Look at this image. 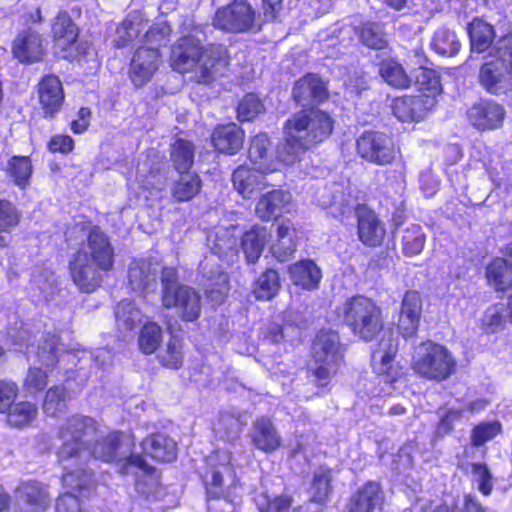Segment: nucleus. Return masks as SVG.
Instances as JSON below:
<instances>
[{
    "mask_svg": "<svg viewBox=\"0 0 512 512\" xmlns=\"http://www.w3.org/2000/svg\"><path fill=\"white\" fill-rule=\"evenodd\" d=\"M326 193V189L321 192L318 197V203L324 209H328L329 214L335 218L343 219L349 216L357 205L356 201L350 195L347 198L345 197V194L341 191V187L338 184H334L332 187L331 199H325Z\"/></svg>",
    "mask_w": 512,
    "mask_h": 512,
    "instance_id": "33",
    "label": "nucleus"
},
{
    "mask_svg": "<svg viewBox=\"0 0 512 512\" xmlns=\"http://www.w3.org/2000/svg\"><path fill=\"white\" fill-rule=\"evenodd\" d=\"M199 33L196 29L173 45L170 63L174 70L180 73L195 72L198 82L208 83L227 66V50L220 44L203 49L197 36Z\"/></svg>",
    "mask_w": 512,
    "mask_h": 512,
    "instance_id": "4",
    "label": "nucleus"
},
{
    "mask_svg": "<svg viewBox=\"0 0 512 512\" xmlns=\"http://www.w3.org/2000/svg\"><path fill=\"white\" fill-rule=\"evenodd\" d=\"M244 132L236 124L217 126L212 133V144L221 153L236 154L242 147Z\"/></svg>",
    "mask_w": 512,
    "mask_h": 512,
    "instance_id": "27",
    "label": "nucleus"
},
{
    "mask_svg": "<svg viewBox=\"0 0 512 512\" xmlns=\"http://www.w3.org/2000/svg\"><path fill=\"white\" fill-rule=\"evenodd\" d=\"M332 130L333 121L324 111L297 113L285 123V143L277 150V160L269 153L271 142L265 133L252 138L248 156L259 171L274 172L278 170L280 162L286 165L295 163L302 153L327 139Z\"/></svg>",
    "mask_w": 512,
    "mask_h": 512,
    "instance_id": "2",
    "label": "nucleus"
},
{
    "mask_svg": "<svg viewBox=\"0 0 512 512\" xmlns=\"http://www.w3.org/2000/svg\"><path fill=\"white\" fill-rule=\"evenodd\" d=\"M158 266L146 260H134L129 265L128 280L131 289L136 293L147 292L154 289Z\"/></svg>",
    "mask_w": 512,
    "mask_h": 512,
    "instance_id": "23",
    "label": "nucleus"
},
{
    "mask_svg": "<svg viewBox=\"0 0 512 512\" xmlns=\"http://www.w3.org/2000/svg\"><path fill=\"white\" fill-rule=\"evenodd\" d=\"M162 302L167 308L175 307L186 321H194L200 315V295L190 287L181 286L174 293L167 290Z\"/></svg>",
    "mask_w": 512,
    "mask_h": 512,
    "instance_id": "15",
    "label": "nucleus"
},
{
    "mask_svg": "<svg viewBox=\"0 0 512 512\" xmlns=\"http://www.w3.org/2000/svg\"><path fill=\"white\" fill-rule=\"evenodd\" d=\"M213 25L226 32L250 31L256 27L255 11L246 1H235L216 11Z\"/></svg>",
    "mask_w": 512,
    "mask_h": 512,
    "instance_id": "12",
    "label": "nucleus"
},
{
    "mask_svg": "<svg viewBox=\"0 0 512 512\" xmlns=\"http://www.w3.org/2000/svg\"><path fill=\"white\" fill-rule=\"evenodd\" d=\"M379 74L387 84L395 88H407L411 82L402 65L393 59L380 63Z\"/></svg>",
    "mask_w": 512,
    "mask_h": 512,
    "instance_id": "41",
    "label": "nucleus"
},
{
    "mask_svg": "<svg viewBox=\"0 0 512 512\" xmlns=\"http://www.w3.org/2000/svg\"><path fill=\"white\" fill-rule=\"evenodd\" d=\"M332 470L325 466L318 467L312 476L308 493L310 495L311 504L325 503L332 493Z\"/></svg>",
    "mask_w": 512,
    "mask_h": 512,
    "instance_id": "37",
    "label": "nucleus"
},
{
    "mask_svg": "<svg viewBox=\"0 0 512 512\" xmlns=\"http://www.w3.org/2000/svg\"><path fill=\"white\" fill-rule=\"evenodd\" d=\"M357 217L359 240L369 247L380 245L385 236V229L376 214L369 209L361 207L357 210Z\"/></svg>",
    "mask_w": 512,
    "mask_h": 512,
    "instance_id": "22",
    "label": "nucleus"
},
{
    "mask_svg": "<svg viewBox=\"0 0 512 512\" xmlns=\"http://www.w3.org/2000/svg\"><path fill=\"white\" fill-rule=\"evenodd\" d=\"M255 503L260 512H289L292 500L287 495L271 498L267 494H260L255 497Z\"/></svg>",
    "mask_w": 512,
    "mask_h": 512,
    "instance_id": "59",
    "label": "nucleus"
},
{
    "mask_svg": "<svg viewBox=\"0 0 512 512\" xmlns=\"http://www.w3.org/2000/svg\"><path fill=\"white\" fill-rule=\"evenodd\" d=\"M241 233L238 226H219L207 236V245L220 259L233 261L238 253V237Z\"/></svg>",
    "mask_w": 512,
    "mask_h": 512,
    "instance_id": "16",
    "label": "nucleus"
},
{
    "mask_svg": "<svg viewBox=\"0 0 512 512\" xmlns=\"http://www.w3.org/2000/svg\"><path fill=\"white\" fill-rule=\"evenodd\" d=\"M356 147L361 158L381 166L391 164L398 153L393 139L376 131L364 132L357 139Z\"/></svg>",
    "mask_w": 512,
    "mask_h": 512,
    "instance_id": "11",
    "label": "nucleus"
},
{
    "mask_svg": "<svg viewBox=\"0 0 512 512\" xmlns=\"http://www.w3.org/2000/svg\"><path fill=\"white\" fill-rule=\"evenodd\" d=\"M291 195L283 190H271L263 193L255 207L256 215L262 220H270L282 213L290 203Z\"/></svg>",
    "mask_w": 512,
    "mask_h": 512,
    "instance_id": "29",
    "label": "nucleus"
},
{
    "mask_svg": "<svg viewBox=\"0 0 512 512\" xmlns=\"http://www.w3.org/2000/svg\"><path fill=\"white\" fill-rule=\"evenodd\" d=\"M500 432L501 424L498 421L480 423L472 430L471 442L474 446H481Z\"/></svg>",
    "mask_w": 512,
    "mask_h": 512,
    "instance_id": "60",
    "label": "nucleus"
},
{
    "mask_svg": "<svg viewBox=\"0 0 512 512\" xmlns=\"http://www.w3.org/2000/svg\"><path fill=\"white\" fill-rule=\"evenodd\" d=\"M415 83L421 93L433 94L437 97L441 92L439 75L433 69L419 67L415 70Z\"/></svg>",
    "mask_w": 512,
    "mask_h": 512,
    "instance_id": "52",
    "label": "nucleus"
},
{
    "mask_svg": "<svg viewBox=\"0 0 512 512\" xmlns=\"http://www.w3.org/2000/svg\"><path fill=\"white\" fill-rule=\"evenodd\" d=\"M295 230L289 220L277 224L276 240L271 245L272 255L280 262L287 261L295 252Z\"/></svg>",
    "mask_w": 512,
    "mask_h": 512,
    "instance_id": "34",
    "label": "nucleus"
},
{
    "mask_svg": "<svg viewBox=\"0 0 512 512\" xmlns=\"http://www.w3.org/2000/svg\"><path fill=\"white\" fill-rule=\"evenodd\" d=\"M431 45L438 54L443 56H454L461 48L455 32L444 27L435 32Z\"/></svg>",
    "mask_w": 512,
    "mask_h": 512,
    "instance_id": "43",
    "label": "nucleus"
},
{
    "mask_svg": "<svg viewBox=\"0 0 512 512\" xmlns=\"http://www.w3.org/2000/svg\"><path fill=\"white\" fill-rule=\"evenodd\" d=\"M171 157L176 169L183 173L187 171L194 159V149L190 142L177 140L172 147Z\"/></svg>",
    "mask_w": 512,
    "mask_h": 512,
    "instance_id": "54",
    "label": "nucleus"
},
{
    "mask_svg": "<svg viewBox=\"0 0 512 512\" xmlns=\"http://www.w3.org/2000/svg\"><path fill=\"white\" fill-rule=\"evenodd\" d=\"M481 85L491 94L506 95L512 91V65L507 56L501 55L500 45L493 49L479 73Z\"/></svg>",
    "mask_w": 512,
    "mask_h": 512,
    "instance_id": "10",
    "label": "nucleus"
},
{
    "mask_svg": "<svg viewBox=\"0 0 512 512\" xmlns=\"http://www.w3.org/2000/svg\"><path fill=\"white\" fill-rule=\"evenodd\" d=\"M66 408V394L62 386L50 388L45 395L43 411L47 416L57 417Z\"/></svg>",
    "mask_w": 512,
    "mask_h": 512,
    "instance_id": "55",
    "label": "nucleus"
},
{
    "mask_svg": "<svg viewBox=\"0 0 512 512\" xmlns=\"http://www.w3.org/2000/svg\"><path fill=\"white\" fill-rule=\"evenodd\" d=\"M12 53L22 64L39 62L45 53L44 38L31 29L22 30L12 42Z\"/></svg>",
    "mask_w": 512,
    "mask_h": 512,
    "instance_id": "14",
    "label": "nucleus"
},
{
    "mask_svg": "<svg viewBox=\"0 0 512 512\" xmlns=\"http://www.w3.org/2000/svg\"><path fill=\"white\" fill-rule=\"evenodd\" d=\"M240 246L249 263H255L262 254L269 233L265 227L253 226L249 231L241 233Z\"/></svg>",
    "mask_w": 512,
    "mask_h": 512,
    "instance_id": "36",
    "label": "nucleus"
},
{
    "mask_svg": "<svg viewBox=\"0 0 512 512\" xmlns=\"http://www.w3.org/2000/svg\"><path fill=\"white\" fill-rule=\"evenodd\" d=\"M171 28L164 20H160L151 25L144 35L145 48H158L169 41Z\"/></svg>",
    "mask_w": 512,
    "mask_h": 512,
    "instance_id": "56",
    "label": "nucleus"
},
{
    "mask_svg": "<svg viewBox=\"0 0 512 512\" xmlns=\"http://www.w3.org/2000/svg\"><path fill=\"white\" fill-rule=\"evenodd\" d=\"M293 97L298 104L306 106L314 101L324 100L327 97V88L319 77L309 74L295 83Z\"/></svg>",
    "mask_w": 512,
    "mask_h": 512,
    "instance_id": "28",
    "label": "nucleus"
},
{
    "mask_svg": "<svg viewBox=\"0 0 512 512\" xmlns=\"http://www.w3.org/2000/svg\"><path fill=\"white\" fill-rule=\"evenodd\" d=\"M19 223V214L14 205L4 199H0V247H5L9 242L8 233Z\"/></svg>",
    "mask_w": 512,
    "mask_h": 512,
    "instance_id": "46",
    "label": "nucleus"
},
{
    "mask_svg": "<svg viewBox=\"0 0 512 512\" xmlns=\"http://www.w3.org/2000/svg\"><path fill=\"white\" fill-rule=\"evenodd\" d=\"M213 431L219 439L231 441L240 431L239 419L227 412L220 413L213 424Z\"/></svg>",
    "mask_w": 512,
    "mask_h": 512,
    "instance_id": "48",
    "label": "nucleus"
},
{
    "mask_svg": "<svg viewBox=\"0 0 512 512\" xmlns=\"http://www.w3.org/2000/svg\"><path fill=\"white\" fill-rule=\"evenodd\" d=\"M471 48L476 52L485 51L492 43L495 33L493 27L482 19H474L468 27Z\"/></svg>",
    "mask_w": 512,
    "mask_h": 512,
    "instance_id": "40",
    "label": "nucleus"
},
{
    "mask_svg": "<svg viewBox=\"0 0 512 512\" xmlns=\"http://www.w3.org/2000/svg\"><path fill=\"white\" fill-rule=\"evenodd\" d=\"M136 183L138 188L148 191L153 195V191H160L165 186V178L161 174V163L151 160L148 156L140 158L136 168Z\"/></svg>",
    "mask_w": 512,
    "mask_h": 512,
    "instance_id": "24",
    "label": "nucleus"
},
{
    "mask_svg": "<svg viewBox=\"0 0 512 512\" xmlns=\"http://www.w3.org/2000/svg\"><path fill=\"white\" fill-rule=\"evenodd\" d=\"M144 29L143 19L140 14L130 15L123 23L117 28V45L125 46L133 39L138 37L140 32Z\"/></svg>",
    "mask_w": 512,
    "mask_h": 512,
    "instance_id": "53",
    "label": "nucleus"
},
{
    "mask_svg": "<svg viewBox=\"0 0 512 512\" xmlns=\"http://www.w3.org/2000/svg\"><path fill=\"white\" fill-rule=\"evenodd\" d=\"M434 512H485L483 507L472 495H465L462 503H453L438 506Z\"/></svg>",
    "mask_w": 512,
    "mask_h": 512,
    "instance_id": "64",
    "label": "nucleus"
},
{
    "mask_svg": "<svg viewBox=\"0 0 512 512\" xmlns=\"http://www.w3.org/2000/svg\"><path fill=\"white\" fill-rule=\"evenodd\" d=\"M359 37L364 45L372 49H383L387 46V40L379 24H363L359 31Z\"/></svg>",
    "mask_w": 512,
    "mask_h": 512,
    "instance_id": "57",
    "label": "nucleus"
},
{
    "mask_svg": "<svg viewBox=\"0 0 512 512\" xmlns=\"http://www.w3.org/2000/svg\"><path fill=\"white\" fill-rule=\"evenodd\" d=\"M337 313L353 334L362 340H373L383 329L381 308L370 298L356 296L347 299Z\"/></svg>",
    "mask_w": 512,
    "mask_h": 512,
    "instance_id": "7",
    "label": "nucleus"
},
{
    "mask_svg": "<svg viewBox=\"0 0 512 512\" xmlns=\"http://www.w3.org/2000/svg\"><path fill=\"white\" fill-rule=\"evenodd\" d=\"M116 325L119 332L126 334L133 331L143 320L142 312L131 300H122L115 310Z\"/></svg>",
    "mask_w": 512,
    "mask_h": 512,
    "instance_id": "39",
    "label": "nucleus"
},
{
    "mask_svg": "<svg viewBox=\"0 0 512 512\" xmlns=\"http://www.w3.org/2000/svg\"><path fill=\"white\" fill-rule=\"evenodd\" d=\"M268 173L259 171L256 166L249 168L241 165L232 174L233 187L243 198L251 199L269 186L265 179Z\"/></svg>",
    "mask_w": 512,
    "mask_h": 512,
    "instance_id": "19",
    "label": "nucleus"
},
{
    "mask_svg": "<svg viewBox=\"0 0 512 512\" xmlns=\"http://www.w3.org/2000/svg\"><path fill=\"white\" fill-rule=\"evenodd\" d=\"M113 248L108 237L97 227L87 237V245L78 251L70 262L74 283L84 292L94 291L101 283L100 271L112 268Z\"/></svg>",
    "mask_w": 512,
    "mask_h": 512,
    "instance_id": "5",
    "label": "nucleus"
},
{
    "mask_svg": "<svg viewBox=\"0 0 512 512\" xmlns=\"http://www.w3.org/2000/svg\"><path fill=\"white\" fill-rule=\"evenodd\" d=\"M398 352V338L393 332H384L381 340L372 351L371 361L373 369L382 376L385 383L394 384L403 375L402 369L394 363Z\"/></svg>",
    "mask_w": 512,
    "mask_h": 512,
    "instance_id": "13",
    "label": "nucleus"
},
{
    "mask_svg": "<svg viewBox=\"0 0 512 512\" xmlns=\"http://www.w3.org/2000/svg\"><path fill=\"white\" fill-rule=\"evenodd\" d=\"M471 124L480 130L498 128L504 119V108L493 101H481L467 112Z\"/></svg>",
    "mask_w": 512,
    "mask_h": 512,
    "instance_id": "21",
    "label": "nucleus"
},
{
    "mask_svg": "<svg viewBox=\"0 0 512 512\" xmlns=\"http://www.w3.org/2000/svg\"><path fill=\"white\" fill-rule=\"evenodd\" d=\"M279 288L280 281L277 271L268 269L257 279L253 294L259 300H270L277 295Z\"/></svg>",
    "mask_w": 512,
    "mask_h": 512,
    "instance_id": "45",
    "label": "nucleus"
},
{
    "mask_svg": "<svg viewBox=\"0 0 512 512\" xmlns=\"http://www.w3.org/2000/svg\"><path fill=\"white\" fill-rule=\"evenodd\" d=\"M456 359L447 347L432 341L415 347L411 366L416 374L428 380L443 381L456 370Z\"/></svg>",
    "mask_w": 512,
    "mask_h": 512,
    "instance_id": "8",
    "label": "nucleus"
},
{
    "mask_svg": "<svg viewBox=\"0 0 512 512\" xmlns=\"http://www.w3.org/2000/svg\"><path fill=\"white\" fill-rule=\"evenodd\" d=\"M422 301L418 292L407 291L401 305L400 315L420 321Z\"/></svg>",
    "mask_w": 512,
    "mask_h": 512,
    "instance_id": "63",
    "label": "nucleus"
},
{
    "mask_svg": "<svg viewBox=\"0 0 512 512\" xmlns=\"http://www.w3.org/2000/svg\"><path fill=\"white\" fill-rule=\"evenodd\" d=\"M264 111V105L254 93L246 94L238 104L237 115L240 121H251Z\"/></svg>",
    "mask_w": 512,
    "mask_h": 512,
    "instance_id": "58",
    "label": "nucleus"
},
{
    "mask_svg": "<svg viewBox=\"0 0 512 512\" xmlns=\"http://www.w3.org/2000/svg\"><path fill=\"white\" fill-rule=\"evenodd\" d=\"M422 301L418 292L407 291L401 305L400 315L420 321Z\"/></svg>",
    "mask_w": 512,
    "mask_h": 512,
    "instance_id": "62",
    "label": "nucleus"
},
{
    "mask_svg": "<svg viewBox=\"0 0 512 512\" xmlns=\"http://www.w3.org/2000/svg\"><path fill=\"white\" fill-rule=\"evenodd\" d=\"M238 465L228 447L218 449L206 458L203 480L208 512H234L240 504L242 486L234 471Z\"/></svg>",
    "mask_w": 512,
    "mask_h": 512,
    "instance_id": "3",
    "label": "nucleus"
},
{
    "mask_svg": "<svg viewBox=\"0 0 512 512\" xmlns=\"http://www.w3.org/2000/svg\"><path fill=\"white\" fill-rule=\"evenodd\" d=\"M8 422L15 427L29 425L37 415V407L31 402H19L8 409Z\"/></svg>",
    "mask_w": 512,
    "mask_h": 512,
    "instance_id": "50",
    "label": "nucleus"
},
{
    "mask_svg": "<svg viewBox=\"0 0 512 512\" xmlns=\"http://www.w3.org/2000/svg\"><path fill=\"white\" fill-rule=\"evenodd\" d=\"M160 363L171 369H178L183 362L182 340L172 335L165 348L158 354Z\"/></svg>",
    "mask_w": 512,
    "mask_h": 512,
    "instance_id": "49",
    "label": "nucleus"
},
{
    "mask_svg": "<svg viewBox=\"0 0 512 512\" xmlns=\"http://www.w3.org/2000/svg\"><path fill=\"white\" fill-rule=\"evenodd\" d=\"M162 341V329L155 322L146 323L139 333L138 343L141 351L152 354Z\"/></svg>",
    "mask_w": 512,
    "mask_h": 512,
    "instance_id": "51",
    "label": "nucleus"
},
{
    "mask_svg": "<svg viewBox=\"0 0 512 512\" xmlns=\"http://www.w3.org/2000/svg\"><path fill=\"white\" fill-rule=\"evenodd\" d=\"M486 278L498 291L512 287V264L503 258L494 259L486 268Z\"/></svg>",
    "mask_w": 512,
    "mask_h": 512,
    "instance_id": "38",
    "label": "nucleus"
},
{
    "mask_svg": "<svg viewBox=\"0 0 512 512\" xmlns=\"http://www.w3.org/2000/svg\"><path fill=\"white\" fill-rule=\"evenodd\" d=\"M143 452L160 462H171L176 458V442L165 434H154L141 444Z\"/></svg>",
    "mask_w": 512,
    "mask_h": 512,
    "instance_id": "31",
    "label": "nucleus"
},
{
    "mask_svg": "<svg viewBox=\"0 0 512 512\" xmlns=\"http://www.w3.org/2000/svg\"><path fill=\"white\" fill-rule=\"evenodd\" d=\"M97 434L95 420L86 416H72L60 427L59 439L62 443L58 448L57 457L64 470L62 483L65 488L78 491L81 495L90 489L93 484L92 474L84 468L90 458L107 463L116 461L124 474L138 469L145 475L153 476L154 468L141 456H127L128 450L123 451L127 437L122 433L111 432L106 437L98 439L93 448H88V441Z\"/></svg>",
    "mask_w": 512,
    "mask_h": 512,
    "instance_id": "1",
    "label": "nucleus"
},
{
    "mask_svg": "<svg viewBox=\"0 0 512 512\" xmlns=\"http://www.w3.org/2000/svg\"><path fill=\"white\" fill-rule=\"evenodd\" d=\"M383 502V493L376 482L363 485L351 498L349 512H373Z\"/></svg>",
    "mask_w": 512,
    "mask_h": 512,
    "instance_id": "30",
    "label": "nucleus"
},
{
    "mask_svg": "<svg viewBox=\"0 0 512 512\" xmlns=\"http://www.w3.org/2000/svg\"><path fill=\"white\" fill-rule=\"evenodd\" d=\"M109 355L110 353L106 349H98L95 355L86 350L73 349L63 352V345L58 342L57 337L52 336L46 339L37 351L38 362L46 369L43 370L36 366L30 367L24 385L31 392L42 390L47 385L48 369L53 367L55 363L67 361L74 365L79 364V369H83L84 363L93 361L96 365H100L99 359L109 357Z\"/></svg>",
    "mask_w": 512,
    "mask_h": 512,
    "instance_id": "6",
    "label": "nucleus"
},
{
    "mask_svg": "<svg viewBox=\"0 0 512 512\" xmlns=\"http://www.w3.org/2000/svg\"><path fill=\"white\" fill-rule=\"evenodd\" d=\"M472 477L478 490L485 496L490 495L493 490V479L487 466L481 463L473 464Z\"/></svg>",
    "mask_w": 512,
    "mask_h": 512,
    "instance_id": "61",
    "label": "nucleus"
},
{
    "mask_svg": "<svg viewBox=\"0 0 512 512\" xmlns=\"http://www.w3.org/2000/svg\"><path fill=\"white\" fill-rule=\"evenodd\" d=\"M201 180L197 174L187 173L180 176L172 187V196L179 202L189 201L198 194Z\"/></svg>",
    "mask_w": 512,
    "mask_h": 512,
    "instance_id": "44",
    "label": "nucleus"
},
{
    "mask_svg": "<svg viewBox=\"0 0 512 512\" xmlns=\"http://www.w3.org/2000/svg\"><path fill=\"white\" fill-rule=\"evenodd\" d=\"M38 98L46 117H54L64 101L62 83L57 76L47 75L38 84Z\"/></svg>",
    "mask_w": 512,
    "mask_h": 512,
    "instance_id": "20",
    "label": "nucleus"
},
{
    "mask_svg": "<svg viewBox=\"0 0 512 512\" xmlns=\"http://www.w3.org/2000/svg\"><path fill=\"white\" fill-rule=\"evenodd\" d=\"M487 406L488 401L482 398L468 400L462 406H453L441 417L437 427V434H448L453 429L455 422L462 418H468L469 416L479 414L484 411Z\"/></svg>",
    "mask_w": 512,
    "mask_h": 512,
    "instance_id": "26",
    "label": "nucleus"
},
{
    "mask_svg": "<svg viewBox=\"0 0 512 512\" xmlns=\"http://www.w3.org/2000/svg\"><path fill=\"white\" fill-rule=\"evenodd\" d=\"M426 242L422 227L411 224L402 230L401 247L406 256L418 255L422 252Z\"/></svg>",
    "mask_w": 512,
    "mask_h": 512,
    "instance_id": "42",
    "label": "nucleus"
},
{
    "mask_svg": "<svg viewBox=\"0 0 512 512\" xmlns=\"http://www.w3.org/2000/svg\"><path fill=\"white\" fill-rule=\"evenodd\" d=\"M55 46L66 52L78 37V31L67 12H59L52 26Z\"/></svg>",
    "mask_w": 512,
    "mask_h": 512,
    "instance_id": "35",
    "label": "nucleus"
},
{
    "mask_svg": "<svg viewBox=\"0 0 512 512\" xmlns=\"http://www.w3.org/2000/svg\"><path fill=\"white\" fill-rule=\"evenodd\" d=\"M32 169V163L27 156H13L7 166V171L15 185L22 189L28 185Z\"/></svg>",
    "mask_w": 512,
    "mask_h": 512,
    "instance_id": "47",
    "label": "nucleus"
},
{
    "mask_svg": "<svg viewBox=\"0 0 512 512\" xmlns=\"http://www.w3.org/2000/svg\"><path fill=\"white\" fill-rule=\"evenodd\" d=\"M314 382L318 387H326L336 374L342 361L339 336L333 331H320L313 343Z\"/></svg>",
    "mask_w": 512,
    "mask_h": 512,
    "instance_id": "9",
    "label": "nucleus"
},
{
    "mask_svg": "<svg viewBox=\"0 0 512 512\" xmlns=\"http://www.w3.org/2000/svg\"><path fill=\"white\" fill-rule=\"evenodd\" d=\"M250 437L253 445L265 452L271 453L281 445V437L269 418H258L251 429Z\"/></svg>",
    "mask_w": 512,
    "mask_h": 512,
    "instance_id": "25",
    "label": "nucleus"
},
{
    "mask_svg": "<svg viewBox=\"0 0 512 512\" xmlns=\"http://www.w3.org/2000/svg\"><path fill=\"white\" fill-rule=\"evenodd\" d=\"M15 499L24 512H45L50 503L46 487L37 481L21 483L15 490Z\"/></svg>",
    "mask_w": 512,
    "mask_h": 512,
    "instance_id": "18",
    "label": "nucleus"
},
{
    "mask_svg": "<svg viewBox=\"0 0 512 512\" xmlns=\"http://www.w3.org/2000/svg\"><path fill=\"white\" fill-rule=\"evenodd\" d=\"M160 54L155 48L139 47L131 61L130 79L136 87L151 80L159 66Z\"/></svg>",
    "mask_w": 512,
    "mask_h": 512,
    "instance_id": "17",
    "label": "nucleus"
},
{
    "mask_svg": "<svg viewBox=\"0 0 512 512\" xmlns=\"http://www.w3.org/2000/svg\"><path fill=\"white\" fill-rule=\"evenodd\" d=\"M289 275L293 284L306 290L318 288L322 279L320 268L312 260H302L290 265Z\"/></svg>",
    "mask_w": 512,
    "mask_h": 512,
    "instance_id": "32",
    "label": "nucleus"
}]
</instances>
